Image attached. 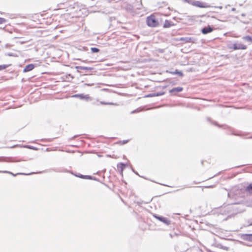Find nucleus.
I'll list each match as a JSON object with an SVG mask.
<instances>
[{
    "label": "nucleus",
    "instance_id": "1",
    "mask_svg": "<svg viewBox=\"0 0 252 252\" xmlns=\"http://www.w3.org/2000/svg\"><path fill=\"white\" fill-rule=\"evenodd\" d=\"M147 25L152 28L157 27L159 25V22L156 17V14L154 13L146 18Z\"/></svg>",
    "mask_w": 252,
    "mask_h": 252
},
{
    "label": "nucleus",
    "instance_id": "2",
    "mask_svg": "<svg viewBox=\"0 0 252 252\" xmlns=\"http://www.w3.org/2000/svg\"><path fill=\"white\" fill-rule=\"evenodd\" d=\"M192 5L200 8H208L210 6L207 3L200 1H195L192 3Z\"/></svg>",
    "mask_w": 252,
    "mask_h": 252
},
{
    "label": "nucleus",
    "instance_id": "3",
    "mask_svg": "<svg viewBox=\"0 0 252 252\" xmlns=\"http://www.w3.org/2000/svg\"><path fill=\"white\" fill-rule=\"evenodd\" d=\"M247 48V46L243 44H234L232 49L233 50H245Z\"/></svg>",
    "mask_w": 252,
    "mask_h": 252
},
{
    "label": "nucleus",
    "instance_id": "4",
    "mask_svg": "<svg viewBox=\"0 0 252 252\" xmlns=\"http://www.w3.org/2000/svg\"><path fill=\"white\" fill-rule=\"evenodd\" d=\"M154 217L156 219H158V220H160V221L164 223L165 224H166L167 225H169L170 224V223H171L170 220H169L168 219H167L166 218L158 216H157L156 215H154Z\"/></svg>",
    "mask_w": 252,
    "mask_h": 252
},
{
    "label": "nucleus",
    "instance_id": "5",
    "mask_svg": "<svg viewBox=\"0 0 252 252\" xmlns=\"http://www.w3.org/2000/svg\"><path fill=\"white\" fill-rule=\"evenodd\" d=\"M34 67V65L33 64H29L26 66L23 70L24 72H29L32 70Z\"/></svg>",
    "mask_w": 252,
    "mask_h": 252
},
{
    "label": "nucleus",
    "instance_id": "6",
    "mask_svg": "<svg viewBox=\"0 0 252 252\" xmlns=\"http://www.w3.org/2000/svg\"><path fill=\"white\" fill-rule=\"evenodd\" d=\"M174 25V24L171 21L166 20H165L163 27L164 28H168L173 26Z\"/></svg>",
    "mask_w": 252,
    "mask_h": 252
},
{
    "label": "nucleus",
    "instance_id": "7",
    "mask_svg": "<svg viewBox=\"0 0 252 252\" xmlns=\"http://www.w3.org/2000/svg\"><path fill=\"white\" fill-rule=\"evenodd\" d=\"M213 31V29L210 27H205L202 30V32L203 34H207Z\"/></svg>",
    "mask_w": 252,
    "mask_h": 252
},
{
    "label": "nucleus",
    "instance_id": "8",
    "mask_svg": "<svg viewBox=\"0 0 252 252\" xmlns=\"http://www.w3.org/2000/svg\"><path fill=\"white\" fill-rule=\"evenodd\" d=\"M180 40L185 41V42H186V43L191 42V43H194L195 42L194 41H193L192 40V39L191 37H188V38H181Z\"/></svg>",
    "mask_w": 252,
    "mask_h": 252
},
{
    "label": "nucleus",
    "instance_id": "9",
    "mask_svg": "<svg viewBox=\"0 0 252 252\" xmlns=\"http://www.w3.org/2000/svg\"><path fill=\"white\" fill-rule=\"evenodd\" d=\"M183 90V88L182 87H176V88H173L170 92V93H173V92H180L181 91H182Z\"/></svg>",
    "mask_w": 252,
    "mask_h": 252
},
{
    "label": "nucleus",
    "instance_id": "10",
    "mask_svg": "<svg viewBox=\"0 0 252 252\" xmlns=\"http://www.w3.org/2000/svg\"><path fill=\"white\" fill-rule=\"evenodd\" d=\"M246 191L249 193L252 194V184H250L246 189Z\"/></svg>",
    "mask_w": 252,
    "mask_h": 252
},
{
    "label": "nucleus",
    "instance_id": "11",
    "mask_svg": "<svg viewBox=\"0 0 252 252\" xmlns=\"http://www.w3.org/2000/svg\"><path fill=\"white\" fill-rule=\"evenodd\" d=\"M0 173H7V174H10L13 176H16L17 175H20V174H25L24 173H17V174H14L10 171H0Z\"/></svg>",
    "mask_w": 252,
    "mask_h": 252
},
{
    "label": "nucleus",
    "instance_id": "12",
    "mask_svg": "<svg viewBox=\"0 0 252 252\" xmlns=\"http://www.w3.org/2000/svg\"><path fill=\"white\" fill-rule=\"evenodd\" d=\"M244 239L245 240L251 241L252 240V234H244Z\"/></svg>",
    "mask_w": 252,
    "mask_h": 252
},
{
    "label": "nucleus",
    "instance_id": "13",
    "mask_svg": "<svg viewBox=\"0 0 252 252\" xmlns=\"http://www.w3.org/2000/svg\"><path fill=\"white\" fill-rule=\"evenodd\" d=\"M76 68L80 69L81 70H91L92 68L88 67H83V66H76Z\"/></svg>",
    "mask_w": 252,
    "mask_h": 252
},
{
    "label": "nucleus",
    "instance_id": "14",
    "mask_svg": "<svg viewBox=\"0 0 252 252\" xmlns=\"http://www.w3.org/2000/svg\"><path fill=\"white\" fill-rule=\"evenodd\" d=\"M10 66H11V64L0 65V70L4 69Z\"/></svg>",
    "mask_w": 252,
    "mask_h": 252
},
{
    "label": "nucleus",
    "instance_id": "15",
    "mask_svg": "<svg viewBox=\"0 0 252 252\" xmlns=\"http://www.w3.org/2000/svg\"><path fill=\"white\" fill-rule=\"evenodd\" d=\"M243 39L248 41L252 42V37L250 36H246L243 37Z\"/></svg>",
    "mask_w": 252,
    "mask_h": 252
},
{
    "label": "nucleus",
    "instance_id": "16",
    "mask_svg": "<svg viewBox=\"0 0 252 252\" xmlns=\"http://www.w3.org/2000/svg\"><path fill=\"white\" fill-rule=\"evenodd\" d=\"M172 74H178L180 76H183V73L181 71L176 70L175 71L172 72Z\"/></svg>",
    "mask_w": 252,
    "mask_h": 252
},
{
    "label": "nucleus",
    "instance_id": "17",
    "mask_svg": "<svg viewBox=\"0 0 252 252\" xmlns=\"http://www.w3.org/2000/svg\"><path fill=\"white\" fill-rule=\"evenodd\" d=\"M79 177L81 178H84V179H92V177L89 175H86V176L81 175Z\"/></svg>",
    "mask_w": 252,
    "mask_h": 252
},
{
    "label": "nucleus",
    "instance_id": "18",
    "mask_svg": "<svg viewBox=\"0 0 252 252\" xmlns=\"http://www.w3.org/2000/svg\"><path fill=\"white\" fill-rule=\"evenodd\" d=\"M91 50L92 52L93 53H97L99 51V49H98L97 48H95V47L91 48Z\"/></svg>",
    "mask_w": 252,
    "mask_h": 252
},
{
    "label": "nucleus",
    "instance_id": "19",
    "mask_svg": "<svg viewBox=\"0 0 252 252\" xmlns=\"http://www.w3.org/2000/svg\"><path fill=\"white\" fill-rule=\"evenodd\" d=\"M6 20L5 19L0 17V25L5 23L6 22Z\"/></svg>",
    "mask_w": 252,
    "mask_h": 252
},
{
    "label": "nucleus",
    "instance_id": "20",
    "mask_svg": "<svg viewBox=\"0 0 252 252\" xmlns=\"http://www.w3.org/2000/svg\"><path fill=\"white\" fill-rule=\"evenodd\" d=\"M118 167L119 168H120L122 170V171L123 170V169L125 167V165L124 163H120L119 165H118Z\"/></svg>",
    "mask_w": 252,
    "mask_h": 252
},
{
    "label": "nucleus",
    "instance_id": "21",
    "mask_svg": "<svg viewBox=\"0 0 252 252\" xmlns=\"http://www.w3.org/2000/svg\"><path fill=\"white\" fill-rule=\"evenodd\" d=\"M229 8H230V6H227V7H226V9H227V11L228 12V16H232V15L231 14H230V12H229V11H230V9H229Z\"/></svg>",
    "mask_w": 252,
    "mask_h": 252
},
{
    "label": "nucleus",
    "instance_id": "22",
    "mask_svg": "<svg viewBox=\"0 0 252 252\" xmlns=\"http://www.w3.org/2000/svg\"><path fill=\"white\" fill-rule=\"evenodd\" d=\"M127 142H128V141H127V140H126V141H120V143L121 144H125Z\"/></svg>",
    "mask_w": 252,
    "mask_h": 252
},
{
    "label": "nucleus",
    "instance_id": "23",
    "mask_svg": "<svg viewBox=\"0 0 252 252\" xmlns=\"http://www.w3.org/2000/svg\"><path fill=\"white\" fill-rule=\"evenodd\" d=\"M231 10L232 11H236V8H232L231 9Z\"/></svg>",
    "mask_w": 252,
    "mask_h": 252
},
{
    "label": "nucleus",
    "instance_id": "24",
    "mask_svg": "<svg viewBox=\"0 0 252 252\" xmlns=\"http://www.w3.org/2000/svg\"><path fill=\"white\" fill-rule=\"evenodd\" d=\"M104 104H111V103H104Z\"/></svg>",
    "mask_w": 252,
    "mask_h": 252
},
{
    "label": "nucleus",
    "instance_id": "25",
    "mask_svg": "<svg viewBox=\"0 0 252 252\" xmlns=\"http://www.w3.org/2000/svg\"><path fill=\"white\" fill-rule=\"evenodd\" d=\"M24 175H27V174H25ZM27 175H30V173H28Z\"/></svg>",
    "mask_w": 252,
    "mask_h": 252
},
{
    "label": "nucleus",
    "instance_id": "26",
    "mask_svg": "<svg viewBox=\"0 0 252 252\" xmlns=\"http://www.w3.org/2000/svg\"><path fill=\"white\" fill-rule=\"evenodd\" d=\"M24 175H27V174H25ZM27 175H30V173H28Z\"/></svg>",
    "mask_w": 252,
    "mask_h": 252
}]
</instances>
